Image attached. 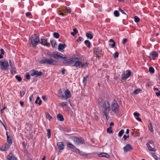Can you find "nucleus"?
<instances>
[{"label": "nucleus", "instance_id": "nucleus-1", "mask_svg": "<svg viewBox=\"0 0 160 160\" xmlns=\"http://www.w3.org/2000/svg\"><path fill=\"white\" fill-rule=\"evenodd\" d=\"M103 115L105 116L106 119L108 120L109 118V112L111 108L109 103L107 101H105L103 104Z\"/></svg>", "mask_w": 160, "mask_h": 160}, {"label": "nucleus", "instance_id": "nucleus-2", "mask_svg": "<svg viewBox=\"0 0 160 160\" xmlns=\"http://www.w3.org/2000/svg\"><path fill=\"white\" fill-rule=\"evenodd\" d=\"M67 146L72 149V151L76 154L79 155L80 156L83 157H87L88 156V154L85 152H83L81 151L79 149L76 148L72 144L70 143H68Z\"/></svg>", "mask_w": 160, "mask_h": 160}, {"label": "nucleus", "instance_id": "nucleus-3", "mask_svg": "<svg viewBox=\"0 0 160 160\" xmlns=\"http://www.w3.org/2000/svg\"><path fill=\"white\" fill-rule=\"evenodd\" d=\"M40 64H48L49 65H55L56 62L54 59L50 58L47 59L45 57H44L41 59L39 61Z\"/></svg>", "mask_w": 160, "mask_h": 160}, {"label": "nucleus", "instance_id": "nucleus-4", "mask_svg": "<svg viewBox=\"0 0 160 160\" xmlns=\"http://www.w3.org/2000/svg\"><path fill=\"white\" fill-rule=\"evenodd\" d=\"M0 68L3 70H8V68L9 66L8 61L6 59H3L0 60Z\"/></svg>", "mask_w": 160, "mask_h": 160}, {"label": "nucleus", "instance_id": "nucleus-5", "mask_svg": "<svg viewBox=\"0 0 160 160\" xmlns=\"http://www.w3.org/2000/svg\"><path fill=\"white\" fill-rule=\"evenodd\" d=\"M64 59L62 61V63L65 65H66L68 64H71L74 62L76 60H79V58L75 57L71 58L68 59Z\"/></svg>", "mask_w": 160, "mask_h": 160}, {"label": "nucleus", "instance_id": "nucleus-6", "mask_svg": "<svg viewBox=\"0 0 160 160\" xmlns=\"http://www.w3.org/2000/svg\"><path fill=\"white\" fill-rule=\"evenodd\" d=\"M112 111L115 113H117L119 111V106L117 102L114 100L111 105Z\"/></svg>", "mask_w": 160, "mask_h": 160}, {"label": "nucleus", "instance_id": "nucleus-7", "mask_svg": "<svg viewBox=\"0 0 160 160\" xmlns=\"http://www.w3.org/2000/svg\"><path fill=\"white\" fill-rule=\"evenodd\" d=\"M39 41V38L36 35H34L31 38V43L32 46H35L38 45Z\"/></svg>", "mask_w": 160, "mask_h": 160}, {"label": "nucleus", "instance_id": "nucleus-8", "mask_svg": "<svg viewBox=\"0 0 160 160\" xmlns=\"http://www.w3.org/2000/svg\"><path fill=\"white\" fill-rule=\"evenodd\" d=\"M52 57L55 59H58L59 58H62L63 59H66L67 58L66 55L63 57V55L59 52H57L53 53L52 54Z\"/></svg>", "mask_w": 160, "mask_h": 160}, {"label": "nucleus", "instance_id": "nucleus-9", "mask_svg": "<svg viewBox=\"0 0 160 160\" xmlns=\"http://www.w3.org/2000/svg\"><path fill=\"white\" fill-rule=\"evenodd\" d=\"M131 75V72L129 70L123 71L121 75V78L122 80H126Z\"/></svg>", "mask_w": 160, "mask_h": 160}, {"label": "nucleus", "instance_id": "nucleus-10", "mask_svg": "<svg viewBox=\"0 0 160 160\" xmlns=\"http://www.w3.org/2000/svg\"><path fill=\"white\" fill-rule=\"evenodd\" d=\"M73 142L76 145H80L84 143V139L82 138L75 137L73 139Z\"/></svg>", "mask_w": 160, "mask_h": 160}, {"label": "nucleus", "instance_id": "nucleus-11", "mask_svg": "<svg viewBox=\"0 0 160 160\" xmlns=\"http://www.w3.org/2000/svg\"><path fill=\"white\" fill-rule=\"evenodd\" d=\"M29 73L32 76H36L38 77L41 76L42 74L41 72H39L34 69H32L29 72Z\"/></svg>", "mask_w": 160, "mask_h": 160}, {"label": "nucleus", "instance_id": "nucleus-12", "mask_svg": "<svg viewBox=\"0 0 160 160\" xmlns=\"http://www.w3.org/2000/svg\"><path fill=\"white\" fill-rule=\"evenodd\" d=\"M65 96H62V100H66L71 96L70 92L68 89L66 90L64 92Z\"/></svg>", "mask_w": 160, "mask_h": 160}, {"label": "nucleus", "instance_id": "nucleus-13", "mask_svg": "<svg viewBox=\"0 0 160 160\" xmlns=\"http://www.w3.org/2000/svg\"><path fill=\"white\" fill-rule=\"evenodd\" d=\"M57 148H56L58 152H59L61 150L64 149V145L62 142H59L57 143Z\"/></svg>", "mask_w": 160, "mask_h": 160}, {"label": "nucleus", "instance_id": "nucleus-14", "mask_svg": "<svg viewBox=\"0 0 160 160\" xmlns=\"http://www.w3.org/2000/svg\"><path fill=\"white\" fill-rule=\"evenodd\" d=\"M132 148L130 144H127L123 148V150L124 152H127L132 149Z\"/></svg>", "mask_w": 160, "mask_h": 160}, {"label": "nucleus", "instance_id": "nucleus-15", "mask_svg": "<svg viewBox=\"0 0 160 160\" xmlns=\"http://www.w3.org/2000/svg\"><path fill=\"white\" fill-rule=\"evenodd\" d=\"M150 58L154 60L158 56V54L156 52L153 51L149 53Z\"/></svg>", "mask_w": 160, "mask_h": 160}, {"label": "nucleus", "instance_id": "nucleus-16", "mask_svg": "<svg viewBox=\"0 0 160 160\" xmlns=\"http://www.w3.org/2000/svg\"><path fill=\"white\" fill-rule=\"evenodd\" d=\"M94 52L95 54L96 55V57H98V58L99 55H101L102 54L101 49L99 48H96L95 49Z\"/></svg>", "mask_w": 160, "mask_h": 160}, {"label": "nucleus", "instance_id": "nucleus-17", "mask_svg": "<svg viewBox=\"0 0 160 160\" xmlns=\"http://www.w3.org/2000/svg\"><path fill=\"white\" fill-rule=\"evenodd\" d=\"M75 63L73 65V66L75 67L76 68H79L81 66L82 62L80 61V58H79V60H76L74 62Z\"/></svg>", "mask_w": 160, "mask_h": 160}, {"label": "nucleus", "instance_id": "nucleus-18", "mask_svg": "<svg viewBox=\"0 0 160 160\" xmlns=\"http://www.w3.org/2000/svg\"><path fill=\"white\" fill-rule=\"evenodd\" d=\"M41 44L44 46H49L50 44L47 42V39L42 38L41 39Z\"/></svg>", "mask_w": 160, "mask_h": 160}, {"label": "nucleus", "instance_id": "nucleus-19", "mask_svg": "<svg viewBox=\"0 0 160 160\" xmlns=\"http://www.w3.org/2000/svg\"><path fill=\"white\" fill-rule=\"evenodd\" d=\"M6 134L7 138V142L10 145L12 143V141L11 139L10 134L8 132H6Z\"/></svg>", "mask_w": 160, "mask_h": 160}, {"label": "nucleus", "instance_id": "nucleus-20", "mask_svg": "<svg viewBox=\"0 0 160 160\" xmlns=\"http://www.w3.org/2000/svg\"><path fill=\"white\" fill-rule=\"evenodd\" d=\"M66 46L65 44H62L60 43L58 46V50L61 52L63 51V49L65 48Z\"/></svg>", "mask_w": 160, "mask_h": 160}, {"label": "nucleus", "instance_id": "nucleus-21", "mask_svg": "<svg viewBox=\"0 0 160 160\" xmlns=\"http://www.w3.org/2000/svg\"><path fill=\"white\" fill-rule=\"evenodd\" d=\"M86 36L88 39H89L90 40L93 38V36L91 32H86Z\"/></svg>", "mask_w": 160, "mask_h": 160}, {"label": "nucleus", "instance_id": "nucleus-22", "mask_svg": "<svg viewBox=\"0 0 160 160\" xmlns=\"http://www.w3.org/2000/svg\"><path fill=\"white\" fill-rule=\"evenodd\" d=\"M98 156L99 157H106L107 158H110V156L109 155L106 153H105V152H102V153H100L99 155H98Z\"/></svg>", "mask_w": 160, "mask_h": 160}, {"label": "nucleus", "instance_id": "nucleus-23", "mask_svg": "<svg viewBox=\"0 0 160 160\" xmlns=\"http://www.w3.org/2000/svg\"><path fill=\"white\" fill-rule=\"evenodd\" d=\"M146 146L149 150L153 152H155L156 151V149L152 147L148 143H147L146 144Z\"/></svg>", "mask_w": 160, "mask_h": 160}, {"label": "nucleus", "instance_id": "nucleus-24", "mask_svg": "<svg viewBox=\"0 0 160 160\" xmlns=\"http://www.w3.org/2000/svg\"><path fill=\"white\" fill-rule=\"evenodd\" d=\"M8 160H17V159L14 157L12 154H9L8 156Z\"/></svg>", "mask_w": 160, "mask_h": 160}, {"label": "nucleus", "instance_id": "nucleus-25", "mask_svg": "<svg viewBox=\"0 0 160 160\" xmlns=\"http://www.w3.org/2000/svg\"><path fill=\"white\" fill-rule=\"evenodd\" d=\"M57 117L60 121H63L64 120L62 115L60 113L58 114Z\"/></svg>", "mask_w": 160, "mask_h": 160}, {"label": "nucleus", "instance_id": "nucleus-26", "mask_svg": "<svg viewBox=\"0 0 160 160\" xmlns=\"http://www.w3.org/2000/svg\"><path fill=\"white\" fill-rule=\"evenodd\" d=\"M84 43L85 45L88 48L91 47V43L88 40H86L84 41Z\"/></svg>", "mask_w": 160, "mask_h": 160}, {"label": "nucleus", "instance_id": "nucleus-27", "mask_svg": "<svg viewBox=\"0 0 160 160\" xmlns=\"http://www.w3.org/2000/svg\"><path fill=\"white\" fill-rule=\"evenodd\" d=\"M68 104V103L67 102H62L59 104V106L61 107H63L66 106Z\"/></svg>", "mask_w": 160, "mask_h": 160}, {"label": "nucleus", "instance_id": "nucleus-28", "mask_svg": "<svg viewBox=\"0 0 160 160\" xmlns=\"http://www.w3.org/2000/svg\"><path fill=\"white\" fill-rule=\"evenodd\" d=\"M41 102L42 101L40 100L39 97H37V98L35 101V103L36 104L38 103V105H40L41 104Z\"/></svg>", "mask_w": 160, "mask_h": 160}, {"label": "nucleus", "instance_id": "nucleus-29", "mask_svg": "<svg viewBox=\"0 0 160 160\" xmlns=\"http://www.w3.org/2000/svg\"><path fill=\"white\" fill-rule=\"evenodd\" d=\"M50 42L51 43L52 47L53 48H54L55 47L56 44V42L53 40L51 39L50 40Z\"/></svg>", "mask_w": 160, "mask_h": 160}, {"label": "nucleus", "instance_id": "nucleus-30", "mask_svg": "<svg viewBox=\"0 0 160 160\" xmlns=\"http://www.w3.org/2000/svg\"><path fill=\"white\" fill-rule=\"evenodd\" d=\"M45 114L46 118L47 119H48L49 120H50L52 119V117L48 112H46Z\"/></svg>", "mask_w": 160, "mask_h": 160}, {"label": "nucleus", "instance_id": "nucleus-31", "mask_svg": "<svg viewBox=\"0 0 160 160\" xmlns=\"http://www.w3.org/2000/svg\"><path fill=\"white\" fill-rule=\"evenodd\" d=\"M149 128L150 131L152 132H153V129L152 127V123L150 122L149 123Z\"/></svg>", "mask_w": 160, "mask_h": 160}, {"label": "nucleus", "instance_id": "nucleus-32", "mask_svg": "<svg viewBox=\"0 0 160 160\" xmlns=\"http://www.w3.org/2000/svg\"><path fill=\"white\" fill-rule=\"evenodd\" d=\"M88 77V75H87L86 77H84L83 79V83L84 85L86 84L87 79Z\"/></svg>", "mask_w": 160, "mask_h": 160}, {"label": "nucleus", "instance_id": "nucleus-33", "mask_svg": "<svg viewBox=\"0 0 160 160\" xmlns=\"http://www.w3.org/2000/svg\"><path fill=\"white\" fill-rule=\"evenodd\" d=\"M88 64L87 63V62L82 63V62L81 68H83L84 67H88Z\"/></svg>", "mask_w": 160, "mask_h": 160}, {"label": "nucleus", "instance_id": "nucleus-34", "mask_svg": "<svg viewBox=\"0 0 160 160\" xmlns=\"http://www.w3.org/2000/svg\"><path fill=\"white\" fill-rule=\"evenodd\" d=\"M53 36L56 38H58L59 37V34L56 32H55L53 33Z\"/></svg>", "mask_w": 160, "mask_h": 160}, {"label": "nucleus", "instance_id": "nucleus-35", "mask_svg": "<svg viewBox=\"0 0 160 160\" xmlns=\"http://www.w3.org/2000/svg\"><path fill=\"white\" fill-rule=\"evenodd\" d=\"M124 132V130L123 129H122L118 133V136L121 137L122 136V135H123V133Z\"/></svg>", "mask_w": 160, "mask_h": 160}, {"label": "nucleus", "instance_id": "nucleus-36", "mask_svg": "<svg viewBox=\"0 0 160 160\" xmlns=\"http://www.w3.org/2000/svg\"><path fill=\"white\" fill-rule=\"evenodd\" d=\"M114 15L116 17H118L119 16V12L117 10H115L114 12Z\"/></svg>", "mask_w": 160, "mask_h": 160}, {"label": "nucleus", "instance_id": "nucleus-37", "mask_svg": "<svg viewBox=\"0 0 160 160\" xmlns=\"http://www.w3.org/2000/svg\"><path fill=\"white\" fill-rule=\"evenodd\" d=\"M149 72L152 73H153L154 72V69L152 67H150L149 68Z\"/></svg>", "mask_w": 160, "mask_h": 160}, {"label": "nucleus", "instance_id": "nucleus-38", "mask_svg": "<svg viewBox=\"0 0 160 160\" xmlns=\"http://www.w3.org/2000/svg\"><path fill=\"white\" fill-rule=\"evenodd\" d=\"M26 91L25 90H23L22 91H20V96L21 98H22L24 96V95L26 93Z\"/></svg>", "mask_w": 160, "mask_h": 160}, {"label": "nucleus", "instance_id": "nucleus-39", "mask_svg": "<svg viewBox=\"0 0 160 160\" xmlns=\"http://www.w3.org/2000/svg\"><path fill=\"white\" fill-rule=\"evenodd\" d=\"M134 21L136 22H138L140 21V19L139 18V17L137 16H135L134 18Z\"/></svg>", "mask_w": 160, "mask_h": 160}, {"label": "nucleus", "instance_id": "nucleus-40", "mask_svg": "<svg viewBox=\"0 0 160 160\" xmlns=\"http://www.w3.org/2000/svg\"><path fill=\"white\" fill-rule=\"evenodd\" d=\"M98 102L100 106H101L103 103L102 99L99 98L98 100Z\"/></svg>", "mask_w": 160, "mask_h": 160}, {"label": "nucleus", "instance_id": "nucleus-41", "mask_svg": "<svg viewBox=\"0 0 160 160\" xmlns=\"http://www.w3.org/2000/svg\"><path fill=\"white\" fill-rule=\"evenodd\" d=\"M3 147L4 149L5 150V151H6L9 149V148L10 147V146L7 144H6Z\"/></svg>", "mask_w": 160, "mask_h": 160}, {"label": "nucleus", "instance_id": "nucleus-42", "mask_svg": "<svg viewBox=\"0 0 160 160\" xmlns=\"http://www.w3.org/2000/svg\"><path fill=\"white\" fill-rule=\"evenodd\" d=\"M141 90L140 89H136L135 90H134L133 92V93L135 94H138L139 93V92L141 91Z\"/></svg>", "mask_w": 160, "mask_h": 160}, {"label": "nucleus", "instance_id": "nucleus-43", "mask_svg": "<svg viewBox=\"0 0 160 160\" xmlns=\"http://www.w3.org/2000/svg\"><path fill=\"white\" fill-rule=\"evenodd\" d=\"M47 135L48 138H50L51 137V130L49 129L47 130Z\"/></svg>", "mask_w": 160, "mask_h": 160}, {"label": "nucleus", "instance_id": "nucleus-44", "mask_svg": "<svg viewBox=\"0 0 160 160\" xmlns=\"http://www.w3.org/2000/svg\"><path fill=\"white\" fill-rule=\"evenodd\" d=\"M11 72L12 74L15 73V69L14 67L11 68Z\"/></svg>", "mask_w": 160, "mask_h": 160}, {"label": "nucleus", "instance_id": "nucleus-45", "mask_svg": "<svg viewBox=\"0 0 160 160\" xmlns=\"http://www.w3.org/2000/svg\"><path fill=\"white\" fill-rule=\"evenodd\" d=\"M15 78L18 82H21L22 80L20 76L16 75L15 76Z\"/></svg>", "mask_w": 160, "mask_h": 160}, {"label": "nucleus", "instance_id": "nucleus-46", "mask_svg": "<svg viewBox=\"0 0 160 160\" xmlns=\"http://www.w3.org/2000/svg\"><path fill=\"white\" fill-rule=\"evenodd\" d=\"M26 16L27 17H29L30 18H31V17H29L31 16V13L30 12H28L26 13Z\"/></svg>", "mask_w": 160, "mask_h": 160}, {"label": "nucleus", "instance_id": "nucleus-47", "mask_svg": "<svg viewBox=\"0 0 160 160\" xmlns=\"http://www.w3.org/2000/svg\"><path fill=\"white\" fill-rule=\"evenodd\" d=\"M62 96H64L62 92H60L58 94V96L59 98L62 100Z\"/></svg>", "mask_w": 160, "mask_h": 160}, {"label": "nucleus", "instance_id": "nucleus-48", "mask_svg": "<svg viewBox=\"0 0 160 160\" xmlns=\"http://www.w3.org/2000/svg\"><path fill=\"white\" fill-rule=\"evenodd\" d=\"M113 57L115 58H118V52H115L114 53Z\"/></svg>", "mask_w": 160, "mask_h": 160}, {"label": "nucleus", "instance_id": "nucleus-49", "mask_svg": "<svg viewBox=\"0 0 160 160\" xmlns=\"http://www.w3.org/2000/svg\"><path fill=\"white\" fill-rule=\"evenodd\" d=\"M111 127H109V128L107 129V132L108 133H111L112 132V130H111Z\"/></svg>", "mask_w": 160, "mask_h": 160}, {"label": "nucleus", "instance_id": "nucleus-50", "mask_svg": "<svg viewBox=\"0 0 160 160\" xmlns=\"http://www.w3.org/2000/svg\"><path fill=\"white\" fill-rule=\"evenodd\" d=\"M133 115L135 117H138L140 115V114L137 112H134L133 113Z\"/></svg>", "mask_w": 160, "mask_h": 160}, {"label": "nucleus", "instance_id": "nucleus-51", "mask_svg": "<svg viewBox=\"0 0 160 160\" xmlns=\"http://www.w3.org/2000/svg\"><path fill=\"white\" fill-rule=\"evenodd\" d=\"M30 75L28 74H27L26 76V78L28 80H29L30 78Z\"/></svg>", "mask_w": 160, "mask_h": 160}, {"label": "nucleus", "instance_id": "nucleus-52", "mask_svg": "<svg viewBox=\"0 0 160 160\" xmlns=\"http://www.w3.org/2000/svg\"><path fill=\"white\" fill-rule=\"evenodd\" d=\"M128 41V39L127 38H124L122 40V43L125 44Z\"/></svg>", "mask_w": 160, "mask_h": 160}, {"label": "nucleus", "instance_id": "nucleus-53", "mask_svg": "<svg viewBox=\"0 0 160 160\" xmlns=\"http://www.w3.org/2000/svg\"><path fill=\"white\" fill-rule=\"evenodd\" d=\"M66 9L67 12L69 13H70L71 12V10L69 7H67Z\"/></svg>", "mask_w": 160, "mask_h": 160}, {"label": "nucleus", "instance_id": "nucleus-54", "mask_svg": "<svg viewBox=\"0 0 160 160\" xmlns=\"http://www.w3.org/2000/svg\"><path fill=\"white\" fill-rule=\"evenodd\" d=\"M33 98V95H31L30 97H29V101L30 102H31L32 101V99Z\"/></svg>", "mask_w": 160, "mask_h": 160}, {"label": "nucleus", "instance_id": "nucleus-55", "mask_svg": "<svg viewBox=\"0 0 160 160\" xmlns=\"http://www.w3.org/2000/svg\"><path fill=\"white\" fill-rule=\"evenodd\" d=\"M119 11L121 12L122 14H125L126 15V13L124 12V11L122 10L121 8H119Z\"/></svg>", "mask_w": 160, "mask_h": 160}, {"label": "nucleus", "instance_id": "nucleus-56", "mask_svg": "<svg viewBox=\"0 0 160 160\" xmlns=\"http://www.w3.org/2000/svg\"><path fill=\"white\" fill-rule=\"evenodd\" d=\"M152 157L156 160H157V158H158V157L156 156L155 154H153Z\"/></svg>", "mask_w": 160, "mask_h": 160}, {"label": "nucleus", "instance_id": "nucleus-57", "mask_svg": "<svg viewBox=\"0 0 160 160\" xmlns=\"http://www.w3.org/2000/svg\"><path fill=\"white\" fill-rule=\"evenodd\" d=\"M116 43L115 42H114V43H113L112 44H110L109 45H110L112 48H113L115 46Z\"/></svg>", "mask_w": 160, "mask_h": 160}, {"label": "nucleus", "instance_id": "nucleus-58", "mask_svg": "<svg viewBox=\"0 0 160 160\" xmlns=\"http://www.w3.org/2000/svg\"><path fill=\"white\" fill-rule=\"evenodd\" d=\"M135 118L136 119L137 121H139V122H141V121H142L141 119V118H138V117H135Z\"/></svg>", "mask_w": 160, "mask_h": 160}, {"label": "nucleus", "instance_id": "nucleus-59", "mask_svg": "<svg viewBox=\"0 0 160 160\" xmlns=\"http://www.w3.org/2000/svg\"><path fill=\"white\" fill-rule=\"evenodd\" d=\"M0 150L2 151H5V150L4 149V147L3 146H0Z\"/></svg>", "mask_w": 160, "mask_h": 160}, {"label": "nucleus", "instance_id": "nucleus-60", "mask_svg": "<svg viewBox=\"0 0 160 160\" xmlns=\"http://www.w3.org/2000/svg\"><path fill=\"white\" fill-rule=\"evenodd\" d=\"M9 63L10 66L11 68L14 67L13 65H12V62H11V61L10 60H9Z\"/></svg>", "mask_w": 160, "mask_h": 160}, {"label": "nucleus", "instance_id": "nucleus-61", "mask_svg": "<svg viewBox=\"0 0 160 160\" xmlns=\"http://www.w3.org/2000/svg\"><path fill=\"white\" fill-rule=\"evenodd\" d=\"M20 105L22 107H23V105H24V102H22V101H20Z\"/></svg>", "mask_w": 160, "mask_h": 160}, {"label": "nucleus", "instance_id": "nucleus-62", "mask_svg": "<svg viewBox=\"0 0 160 160\" xmlns=\"http://www.w3.org/2000/svg\"><path fill=\"white\" fill-rule=\"evenodd\" d=\"M0 51L1 52V53L2 54H4V51L3 49L1 48L0 49Z\"/></svg>", "mask_w": 160, "mask_h": 160}, {"label": "nucleus", "instance_id": "nucleus-63", "mask_svg": "<svg viewBox=\"0 0 160 160\" xmlns=\"http://www.w3.org/2000/svg\"><path fill=\"white\" fill-rule=\"evenodd\" d=\"M73 31L75 34H76L78 32V30L76 28H74L73 29Z\"/></svg>", "mask_w": 160, "mask_h": 160}, {"label": "nucleus", "instance_id": "nucleus-64", "mask_svg": "<svg viewBox=\"0 0 160 160\" xmlns=\"http://www.w3.org/2000/svg\"><path fill=\"white\" fill-rule=\"evenodd\" d=\"M156 94L158 97L160 96V91H159L158 92H156Z\"/></svg>", "mask_w": 160, "mask_h": 160}]
</instances>
